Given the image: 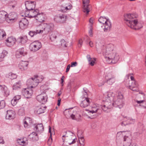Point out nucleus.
<instances>
[{"label":"nucleus","mask_w":146,"mask_h":146,"mask_svg":"<svg viewBox=\"0 0 146 146\" xmlns=\"http://www.w3.org/2000/svg\"><path fill=\"white\" fill-rule=\"evenodd\" d=\"M115 78L114 75L111 73H107L105 76L106 81Z\"/></svg>","instance_id":"obj_34"},{"label":"nucleus","mask_w":146,"mask_h":146,"mask_svg":"<svg viewBox=\"0 0 146 146\" xmlns=\"http://www.w3.org/2000/svg\"><path fill=\"white\" fill-rule=\"evenodd\" d=\"M7 16L6 12L4 11H0V23H3L5 21H7Z\"/></svg>","instance_id":"obj_22"},{"label":"nucleus","mask_w":146,"mask_h":146,"mask_svg":"<svg viewBox=\"0 0 146 146\" xmlns=\"http://www.w3.org/2000/svg\"><path fill=\"white\" fill-rule=\"evenodd\" d=\"M89 2V0H83V3L84 5L83 11L86 12L87 14H88L90 11L88 7Z\"/></svg>","instance_id":"obj_24"},{"label":"nucleus","mask_w":146,"mask_h":146,"mask_svg":"<svg viewBox=\"0 0 146 146\" xmlns=\"http://www.w3.org/2000/svg\"><path fill=\"white\" fill-rule=\"evenodd\" d=\"M28 139L30 141H37L38 139L37 134L34 132L32 133L29 135Z\"/></svg>","instance_id":"obj_26"},{"label":"nucleus","mask_w":146,"mask_h":146,"mask_svg":"<svg viewBox=\"0 0 146 146\" xmlns=\"http://www.w3.org/2000/svg\"><path fill=\"white\" fill-rule=\"evenodd\" d=\"M97 105V104L93 105L92 107V110L91 111H89L88 113H90L93 114L96 113L99 110V108Z\"/></svg>","instance_id":"obj_33"},{"label":"nucleus","mask_w":146,"mask_h":146,"mask_svg":"<svg viewBox=\"0 0 146 146\" xmlns=\"http://www.w3.org/2000/svg\"><path fill=\"white\" fill-rule=\"evenodd\" d=\"M48 133L50 134V137L48 141V144L49 145H51L52 139V138L51 128L50 126H49Z\"/></svg>","instance_id":"obj_40"},{"label":"nucleus","mask_w":146,"mask_h":146,"mask_svg":"<svg viewBox=\"0 0 146 146\" xmlns=\"http://www.w3.org/2000/svg\"><path fill=\"white\" fill-rule=\"evenodd\" d=\"M104 81H102L101 83H99L98 84L99 87H100L104 85Z\"/></svg>","instance_id":"obj_63"},{"label":"nucleus","mask_w":146,"mask_h":146,"mask_svg":"<svg viewBox=\"0 0 146 146\" xmlns=\"http://www.w3.org/2000/svg\"><path fill=\"white\" fill-rule=\"evenodd\" d=\"M7 53V52L6 51H4L2 53L0 54V62L3 60V58L6 55Z\"/></svg>","instance_id":"obj_41"},{"label":"nucleus","mask_w":146,"mask_h":146,"mask_svg":"<svg viewBox=\"0 0 146 146\" xmlns=\"http://www.w3.org/2000/svg\"><path fill=\"white\" fill-rule=\"evenodd\" d=\"M90 104L89 99H86L82 101L80 105L82 108H85L88 106Z\"/></svg>","instance_id":"obj_28"},{"label":"nucleus","mask_w":146,"mask_h":146,"mask_svg":"<svg viewBox=\"0 0 146 146\" xmlns=\"http://www.w3.org/2000/svg\"><path fill=\"white\" fill-rule=\"evenodd\" d=\"M18 101L15 98H14L11 101V103L13 106H15L17 104Z\"/></svg>","instance_id":"obj_55"},{"label":"nucleus","mask_w":146,"mask_h":146,"mask_svg":"<svg viewBox=\"0 0 146 146\" xmlns=\"http://www.w3.org/2000/svg\"><path fill=\"white\" fill-rule=\"evenodd\" d=\"M27 37L24 36H21L20 37L17 38V41L19 43H21L22 44H24L27 41Z\"/></svg>","instance_id":"obj_35"},{"label":"nucleus","mask_w":146,"mask_h":146,"mask_svg":"<svg viewBox=\"0 0 146 146\" xmlns=\"http://www.w3.org/2000/svg\"><path fill=\"white\" fill-rule=\"evenodd\" d=\"M17 77L16 74L12 73H10L9 75V78L11 79H14L15 78Z\"/></svg>","instance_id":"obj_53"},{"label":"nucleus","mask_w":146,"mask_h":146,"mask_svg":"<svg viewBox=\"0 0 146 146\" xmlns=\"http://www.w3.org/2000/svg\"><path fill=\"white\" fill-rule=\"evenodd\" d=\"M1 90L3 93H4V95L5 96H7L9 94V91L5 85L1 86Z\"/></svg>","instance_id":"obj_31"},{"label":"nucleus","mask_w":146,"mask_h":146,"mask_svg":"<svg viewBox=\"0 0 146 146\" xmlns=\"http://www.w3.org/2000/svg\"><path fill=\"white\" fill-rule=\"evenodd\" d=\"M16 41V39L12 36L9 37L6 40V44L8 46H11L14 44Z\"/></svg>","instance_id":"obj_25"},{"label":"nucleus","mask_w":146,"mask_h":146,"mask_svg":"<svg viewBox=\"0 0 146 146\" xmlns=\"http://www.w3.org/2000/svg\"><path fill=\"white\" fill-rule=\"evenodd\" d=\"M41 25L42 27V29L40 30H36L35 31H30L29 33V34L31 37H33L34 36L38 34L42 33L45 31L46 26L44 23H42Z\"/></svg>","instance_id":"obj_9"},{"label":"nucleus","mask_w":146,"mask_h":146,"mask_svg":"<svg viewBox=\"0 0 146 146\" xmlns=\"http://www.w3.org/2000/svg\"><path fill=\"white\" fill-rule=\"evenodd\" d=\"M82 98H84V99H89V98H88V96L87 92L85 91L84 92H83Z\"/></svg>","instance_id":"obj_56"},{"label":"nucleus","mask_w":146,"mask_h":146,"mask_svg":"<svg viewBox=\"0 0 146 146\" xmlns=\"http://www.w3.org/2000/svg\"><path fill=\"white\" fill-rule=\"evenodd\" d=\"M100 106L101 108L105 112L107 113H108L110 112L111 108H108V107L107 106L104 107V104L103 106Z\"/></svg>","instance_id":"obj_42"},{"label":"nucleus","mask_w":146,"mask_h":146,"mask_svg":"<svg viewBox=\"0 0 146 146\" xmlns=\"http://www.w3.org/2000/svg\"><path fill=\"white\" fill-rule=\"evenodd\" d=\"M54 28V25L52 23L47 24L46 23V32L48 33L53 31Z\"/></svg>","instance_id":"obj_32"},{"label":"nucleus","mask_w":146,"mask_h":146,"mask_svg":"<svg viewBox=\"0 0 146 146\" xmlns=\"http://www.w3.org/2000/svg\"><path fill=\"white\" fill-rule=\"evenodd\" d=\"M72 7V6L71 4L68 5V6H65V9L62 10L63 12H65L67 11V10L71 9Z\"/></svg>","instance_id":"obj_52"},{"label":"nucleus","mask_w":146,"mask_h":146,"mask_svg":"<svg viewBox=\"0 0 146 146\" xmlns=\"http://www.w3.org/2000/svg\"><path fill=\"white\" fill-rule=\"evenodd\" d=\"M4 143V142L3 141L2 138L1 137H0V144L3 143V144Z\"/></svg>","instance_id":"obj_64"},{"label":"nucleus","mask_w":146,"mask_h":146,"mask_svg":"<svg viewBox=\"0 0 146 146\" xmlns=\"http://www.w3.org/2000/svg\"><path fill=\"white\" fill-rule=\"evenodd\" d=\"M14 98H15L18 101L21 98V96L20 95H17L15 96Z\"/></svg>","instance_id":"obj_60"},{"label":"nucleus","mask_w":146,"mask_h":146,"mask_svg":"<svg viewBox=\"0 0 146 146\" xmlns=\"http://www.w3.org/2000/svg\"><path fill=\"white\" fill-rule=\"evenodd\" d=\"M105 98L106 100L104 104V107L107 106L108 108H111L113 106L111 99L110 98L108 97L107 95L105 97Z\"/></svg>","instance_id":"obj_19"},{"label":"nucleus","mask_w":146,"mask_h":146,"mask_svg":"<svg viewBox=\"0 0 146 146\" xmlns=\"http://www.w3.org/2000/svg\"><path fill=\"white\" fill-rule=\"evenodd\" d=\"M41 47V44L38 41H35L31 43L30 45L29 48L30 50L33 52H36Z\"/></svg>","instance_id":"obj_7"},{"label":"nucleus","mask_w":146,"mask_h":146,"mask_svg":"<svg viewBox=\"0 0 146 146\" xmlns=\"http://www.w3.org/2000/svg\"><path fill=\"white\" fill-rule=\"evenodd\" d=\"M89 35L92 36L93 35V33H92V30L91 28L89 31Z\"/></svg>","instance_id":"obj_62"},{"label":"nucleus","mask_w":146,"mask_h":146,"mask_svg":"<svg viewBox=\"0 0 146 146\" xmlns=\"http://www.w3.org/2000/svg\"><path fill=\"white\" fill-rule=\"evenodd\" d=\"M33 82V78H31L29 79L27 81V84L28 85L32 86Z\"/></svg>","instance_id":"obj_49"},{"label":"nucleus","mask_w":146,"mask_h":146,"mask_svg":"<svg viewBox=\"0 0 146 146\" xmlns=\"http://www.w3.org/2000/svg\"><path fill=\"white\" fill-rule=\"evenodd\" d=\"M15 118V112L11 110H8L7 111L6 116V118L8 119H11Z\"/></svg>","instance_id":"obj_23"},{"label":"nucleus","mask_w":146,"mask_h":146,"mask_svg":"<svg viewBox=\"0 0 146 146\" xmlns=\"http://www.w3.org/2000/svg\"><path fill=\"white\" fill-rule=\"evenodd\" d=\"M25 119L29 125H30L32 123V121L31 118L29 117H27L25 118Z\"/></svg>","instance_id":"obj_54"},{"label":"nucleus","mask_w":146,"mask_h":146,"mask_svg":"<svg viewBox=\"0 0 146 146\" xmlns=\"http://www.w3.org/2000/svg\"><path fill=\"white\" fill-rule=\"evenodd\" d=\"M45 15H44L43 13H38L35 19L39 22H42L44 21L45 20Z\"/></svg>","instance_id":"obj_27"},{"label":"nucleus","mask_w":146,"mask_h":146,"mask_svg":"<svg viewBox=\"0 0 146 146\" xmlns=\"http://www.w3.org/2000/svg\"><path fill=\"white\" fill-rule=\"evenodd\" d=\"M82 39H80L79 40L78 44V46L79 47H80L82 45Z\"/></svg>","instance_id":"obj_58"},{"label":"nucleus","mask_w":146,"mask_h":146,"mask_svg":"<svg viewBox=\"0 0 146 146\" xmlns=\"http://www.w3.org/2000/svg\"><path fill=\"white\" fill-rule=\"evenodd\" d=\"M127 121V120L126 119V117H124L123 121L121 123V125L122 126H125L129 125V122Z\"/></svg>","instance_id":"obj_47"},{"label":"nucleus","mask_w":146,"mask_h":146,"mask_svg":"<svg viewBox=\"0 0 146 146\" xmlns=\"http://www.w3.org/2000/svg\"><path fill=\"white\" fill-rule=\"evenodd\" d=\"M18 114L20 116H23L24 115V109L23 108L20 109L18 111Z\"/></svg>","instance_id":"obj_46"},{"label":"nucleus","mask_w":146,"mask_h":146,"mask_svg":"<svg viewBox=\"0 0 146 146\" xmlns=\"http://www.w3.org/2000/svg\"><path fill=\"white\" fill-rule=\"evenodd\" d=\"M62 139L63 143L62 146H78V143H75L77 139L74 138V134L70 131L62 132Z\"/></svg>","instance_id":"obj_3"},{"label":"nucleus","mask_w":146,"mask_h":146,"mask_svg":"<svg viewBox=\"0 0 146 146\" xmlns=\"http://www.w3.org/2000/svg\"><path fill=\"white\" fill-rule=\"evenodd\" d=\"M17 14L14 12H13L7 16V22L8 23H12L16 21L17 19Z\"/></svg>","instance_id":"obj_11"},{"label":"nucleus","mask_w":146,"mask_h":146,"mask_svg":"<svg viewBox=\"0 0 146 146\" xmlns=\"http://www.w3.org/2000/svg\"><path fill=\"white\" fill-rule=\"evenodd\" d=\"M124 20L127 25L131 29L134 30H138L141 28V24L138 22L135 19V16L132 14H127L124 15Z\"/></svg>","instance_id":"obj_2"},{"label":"nucleus","mask_w":146,"mask_h":146,"mask_svg":"<svg viewBox=\"0 0 146 146\" xmlns=\"http://www.w3.org/2000/svg\"><path fill=\"white\" fill-rule=\"evenodd\" d=\"M24 126L25 127H27L28 125H29L28 124V123L27 122V121L25 119L24 121Z\"/></svg>","instance_id":"obj_59"},{"label":"nucleus","mask_w":146,"mask_h":146,"mask_svg":"<svg viewBox=\"0 0 146 146\" xmlns=\"http://www.w3.org/2000/svg\"><path fill=\"white\" fill-rule=\"evenodd\" d=\"M36 99L42 104H44L46 103V94L45 90L42 91V93L36 97Z\"/></svg>","instance_id":"obj_13"},{"label":"nucleus","mask_w":146,"mask_h":146,"mask_svg":"<svg viewBox=\"0 0 146 146\" xmlns=\"http://www.w3.org/2000/svg\"><path fill=\"white\" fill-rule=\"evenodd\" d=\"M114 48L113 44H109L106 46H103L102 48V52L105 55L106 62L108 64H115L119 59V55L114 50Z\"/></svg>","instance_id":"obj_1"},{"label":"nucleus","mask_w":146,"mask_h":146,"mask_svg":"<svg viewBox=\"0 0 146 146\" xmlns=\"http://www.w3.org/2000/svg\"><path fill=\"white\" fill-rule=\"evenodd\" d=\"M100 23L104 25V31L105 32L109 31L111 28V24L108 19H107L105 17H100L98 20Z\"/></svg>","instance_id":"obj_5"},{"label":"nucleus","mask_w":146,"mask_h":146,"mask_svg":"<svg viewBox=\"0 0 146 146\" xmlns=\"http://www.w3.org/2000/svg\"><path fill=\"white\" fill-rule=\"evenodd\" d=\"M54 19V21L56 22L64 23L66 22V20L67 16L64 15L62 14L55 17Z\"/></svg>","instance_id":"obj_14"},{"label":"nucleus","mask_w":146,"mask_h":146,"mask_svg":"<svg viewBox=\"0 0 146 146\" xmlns=\"http://www.w3.org/2000/svg\"><path fill=\"white\" fill-rule=\"evenodd\" d=\"M87 58L89 62V64L92 66H94L96 61L95 58H91L90 55L88 54L87 55Z\"/></svg>","instance_id":"obj_36"},{"label":"nucleus","mask_w":146,"mask_h":146,"mask_svg":"<svg viewBox=\"0 0 146 146\" xmlns=\"http://www.w3.org/2000/svg\"><path fill=\"white\" fill-rule=\"evenodd\" d=\"M27 54V52L26 50L23 48H22L16 52L15 56L16 58H19L25 56Z\"/></svg>","instance_id":"obj_12"},{"label":"nucleus","mask_w":146,"mask_h":146,"mask_svg":"<svg viewBox=\"0 0 146 146\" xmlns=\"http://www.w3.org/2000/svg\"><path fill=\"white\" fill-rule=\"evenodd\" d=\"M107 96L110 98L112 101L113 106L119 108H121L124 104V99L123 94L120 92L118 93L116 96L111 92L108 93Z\"/></svg>","instance_id":"obj_4"},{"label":"nucleus","mask_w":146,"mask_h":146,"mask_svg":"<svg viewBox=\"0 0 146 146\" xmlns=\"http://www.w3.org/2000/svg\"><path fill=\"white\" fill-rule=\"evenodd\" d=\"M43 79L42 76L37 77L33 78V82L32 85L31 86V88H35L38 85V83L42 81Z\"/></svg>","instance_id":"obj_17"},{"label":"nucleus","mask_w":146,"mask_h":146,"mask_svg":"<svg viewBox=\"0 0 146 146\" xmlns=\"http://www.w3.org/2000/svg\"><path fill=\"white\" fill-rule=\"evenodd\" d=\"M79 141L80 143L82 146H84L85 144V139L83 137H79Z\"/></svg>","instance_id":"obj_45"},{"label":"nucleus","mask_w":146,"mask_h":146,"mask_svg":"<svg viewBox=\"0 0 146 146\" xmlns=\"http://www.w3.org/2000/svg\"><path fill=\"white\" fill-rule=\"evenodd\" d=\"M78 65V63L77 62H72L71 63V64L70 65L71 67H75L76 66H77Z\"/></svg>","instance_id":"obj_57"},{"label":"nucleus","mask_w":146,"mask_h":146,"mask_svg":"<svg viewBox=\"0 0 146 146\" xmlns=\"http://www.w3.org/2000/svg\"><path fill=\"white\" fill-rule=\"evenodd\" d=\"M61 45L62 46L67 47L68 44L64 40L62 39L61 41Z\"/></svg>","instance_id":"obj_51"},{"label":"nucleus","mask_w":146,"mask_h":146,"mask_svg":"<svg viewBox=\"0 0 146 146\" xmlns=\"http://www.w3.org/2000/svg\"><path fill=\"white\" fill-rule=\"evenodd\" d=\"M123 146H130L131 140L128 136H124L123 138Z\"/></svg>","instance_id":"obj_29"},{"label":"nucleus","mask_w":146,"mask_h":146,"mask_svg":"<svg viewBox=\"0 0 146 146\" xmlns=\"http://www.w3.org/2000/svg\"><path fill=\"white\" fill-rule=\"evenodd\" d=\"M67 112H68V114L69 113V112L70 113L71 111H69L68 110H66L64 112V113L65 114V115L67 118H71L72 119L74 120H77V119L76 118V116L74 114L72 113H70V115H68V114L66 113Z\"/></svg>","instance_id":"obj_30"},{"label":"nucleus","mask_w":146,"mask_h":146,"mask_svg":"<svg viewBox=\"0 0 146 146\" xmlns=\"http://www.w3.org/2000/svg\"><path fill=\"white\" fill-rule=\"evenodd\" d=\"M6 35L5 32L3 30L0 29V40L2 39Z\"/></svg>","instance_id":"obj_44"},{"label":"nucleus","mask_w":146,"mask_h":146,"mask_svg":"<svg viewBox=\"0 0 146 146\" xmlns=\"http://www.w3.org/2000/svg\"><path fill=\"white\" fill-rule=\"evenodd\" d=\"M61 34L56 31L51 32L49 35V39L51 42H54L57 36H59Z\"/></svg>","instance_id":"obj_16"},{"label":"nucleus","mask_w":146,"mask_h":146,"mask_svg":"<svg viewBox=\"0 0 146 146\" xmlns=\"http://www.w3.org/2000/svg\"><path fill=\"white\" fill-rule=\"evenodd\" d=\"M70 67H71V66H70V64H68L67 66V67L66 68V72H68L69 71L70 69Z\"/></svg>","instance_id":"obj_61"},{"label":"nucleus","mask_w":146,"mask_h":146,"mask_svg":"<svg viewBox=\"0 0 146 146\" xmlns=\"http://www.w3.org/2000/svg\"><path fill=\"white\" fill-rule=\"evenodd\" d=\"M115 81V78L112 79L111 80H109L106 81V82L109 85H112L114 83Z\"/></svg>","instance_id":"obj_48"},{"label":"nucleus","mask_w":146,"mask_h":146,"mask_svg":"<svg viewBox=\"0 0 146 146\" xmlns=\"http://www.w3.org/2000/svg\"><path fill=\"white\" fill-rule=\"evenodd\" d=\"M25 5L27 10L34 9L35 7V2L30 1L25 2Z\"/></svg>","instance_id":"obj_15"},{"label":"nucleus","mask_w":146,"mask_h":146,"mask_svg":"<svg viewBox=\"0 0 146 146\" xmlns=\"http://www.w3.org/2000/svg\"><path fill=\"white\" fill-rule=\"evenodd\" d=\"M34 129L38 133H42L44 130L42 124V123L35 124L34 125Z\"/></svg>","instance_id":"obj_18"},{"label":"nucleus","mask_w":146,"mask_h":146,"mask_svg":"<svg viewBox=\"0 0 146 146\" xmlns=\"http://www.w3.org/2000/svg\"><path fill=\"white\" fill-rule=\"evenodd\" d=\"M21 82L19 81L15 83L13 85V90H16L21 88Z\"/></svg>","instance_id":"obj_38"},{"label":"nucleus","mask_w":146,"mask_h":146,"mask_svg":"<svg viewBox=\"0 0 146 146\" xmlns=\"http://www.w3.org/2000/svg\"><path fill=\"white\" fill-rule=\"evenodd\" d=\"M5 106V102L4 100H2L0 101V109L3 108Z\"/></svg>","instance_id":"obj_50"},{"label":"nucleus","mask_w":146,"mask_h":146,"mask_svg":"<svg viewBox=\"0 0 146 146\" xmlns=\"http://www.w3.org/2000/svg\"><path fill=\"white\" fill-rule=\"evenodd\" d=\"M133 74H130L127 75L128 80H127V82H129V84L126 85L127 86H129V88L133 91H138L139 90L138 88V84L137 82L135 80L130 81L129 80V75H132Z\"/></svg>","instance_id":"obj_6"},{"label":"nucleus","mask_w":146,"mask_h":146,"mask_svg":"<svg viewBox=\"0 0 146 146\" xmlns=\"http://www.w3.org/2000/svg\"><path fill=\"white\" fill-rule=\"evenodd\" d=\"M17 143L20 145L25 146L26 145L28 144V141L26 140L25 141L24 139H20L17 140Z\"/></svg>","instance_id":"obj_39"},{"label":"nucleus","mask_w":146,"mask_h":146,"mask_svg":"<svg viewBox=\"0 0 146 146\" xmlns=\"http://www.w3.org/2000/svg\"><path fill=\"white\" fill-rule=\"evenodd\" d=\"M28 23L29 22L25 18L19 21V27L21 29H25L27 27Z\"/></svg>","instance_id":"obj_20"},{"label":"nucleus","mask_w":146,"mask_h":146,"mask_svg":"<svg viewBox=\"0 0 146 146\" xmlns=\"http://www.w3.org/2000/svg\"><path fill=\"white\" fill-rule=\"evenodd\" d=\"M126 119L127 120V121L129 122V124L134 123L135 121V119H133L131 117H126Z\"/></svg>","instance_id":"obj_43"},{"label":"nucleus","mask_w":146,"mask_h":146,"mask_svg":"<svg viewBox=\"0 0 146 146\" xmlns=\"http://www.w3.org/2000/svg\"><path fill=\"white\" fill-rule=\"evenodd\" d=\"M28 64L27 61H21L19 65V67L21 71L25 70L27 68Z\"/></svg>","instance_id":"obj_21"},{"label":"nucleus","mask_w":146,"mask_h":146,"mask_svg":"<svg viewBox=\"0 0 146 146\" xmlns=\"http://www.w3.org/2000/svg\"><path fill=\"white\" fill-rule=\"evenodd\" d=\"M46 110V106H41V107L36 110V113L38 114H40L45 112Z\"/></svg>","instance_id":"obj_37"},{"label":"nucleus","mask_w":146,"mask_h":146,"mask_svg":"<svg viewBox=\"0 0 146 146\" xmlns=\"http://www.w3.org/2000/svg\"><path fill=\"white\" fill-rule=\"evenodd\" d=\"M22 93L24 97L27 98H30L33 94V90L29 88H24L22 90Z\"/></svg>","instance_id":"obj_10"},{"label":"nucleus","mask_w":146,"mask_h":146,"mask_svg":"<svg viewBox=\"0 0 146 146\" xmlns=\"http://www.w3.org/2000/svg\"><path fill=\"white\" fill-rule=\"evenodd\" d=\"M38 13L39 11L38 9L35 10L33 9L27 10L25 14L27 17L29 18L34 17L35 18Z\"/></svg>","instance_id":"obj_8"}]
</instances>
